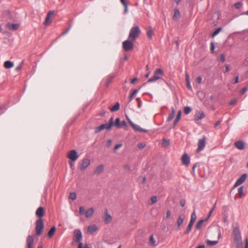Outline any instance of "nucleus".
I'll return each instance as SVG.
<instances>
[{
	"label": "nucleus",
	"instance_id": "47",
	"mask_svg": "<svg viewBox=\"0 0 248 248\" xmlns=\"http://www.w3.org/2000/svg\"><path fill=\"white\" fill-rule=\"evenodd\" d=\"M145 146V144L143 142L140 143L138 144V147L140 149L144 148Z\"/></svg>",
	"mask_w": 248,
	"mask_h": 248
},
{
	"label": "nucleus",
	"instance_id": "30",
	"mask_svg": "<svg viewBox=\"0 0 248 248\" xmlns=\"http://www.w3.org/2000/svg\"><path fill=\"white\" fill-rule=\"evenodd\" d=\"M112 126H116L118 128H121L122 127V124L120 123V119L119 118H117L115 120V122L114 123Z\"/></svg>",
	"mask_w": 248,
	"mask_h": 248
},
{
	"label": "nucleus",
	"instance_id": "23",
	"mask_svg": "<svg viewBox=\"0 0 248 248\" xmlns=\"http://www.w3.org/2000/svg\"><path fill=\"white\" fill-rule=\"evenodd\" d=\"M207 221V219H203L200 220L196 225V229L197 230H200L202 227L204 222Z\"/></svg>",
	"mask_w": 248,
	"mask_h": 248
},
{
	"label": "nucleus",
	"instance_id": "13",
	"mask_svg": "<svg viewBox=\"0 0 248 248\" xmlns=\"http://www.w3.org/2000/svg\"><path fill=\"white\" fill-rule=\"evenodd\" d=\"M182 163L187 166L190 163V158L187 154H184L182 157Z\"/></svg>",
	"mask_w": 248,
	"mask_h": 248
},
{
	"label": "nucleus",
	"instance_id": "60",
	"mask_svg": "<svg viewBox=\"0 0 248 248\" xmlns=\"http://www.w3.org/2000/svg\"><path fill=\"white\" fill-rule=\"evenodd\" d=\"M186 202L185 200H181L180 202V205L182 207H184L185 205Z\"/></svg>",
	"mask_w": 248,
	"mask_h": 248
},
{
	"label": "nucleus",
	"instance_id": "25",
	"mask_svg": "<svg viewBox=\"0 0 248 248\" xmlns=\"http://www.w3.org/2000/svg\"><path fill=\"white\" fill-rule=\"evenodd\" d=\"M104 166L102 164L99 165L97 168H96L94 173L96 174H99L101 173L103 170H104Z\"/></svg>",
	"mask_w": 248,
	"mask_h": 248
},
{
	"label": "nucleus",
	"instance_id": "61",
	"mask_svg": "<svg viewBox=\"0 0 248 248\" xmlns=\"http://www.w3.org/2000/svg\"><path fill=\"white\" fill-rule=\"evenodd\" d=\"M137 80H138V78H134L130 81V83L134 84Z\"/></svg>",
	"mask_w": 248,
	"mask_h": 248
},
{
	"label": "nucleus",
	"instance_id": "4",
	"mask_svg": "<svg viewBox=\"0 0 248 248\" xmlns=\"http://www.w3.org/2000/svg\"><path fill=\"white\" fill-rule=\"evenodd\" d=\"M232 237L235 244L242 242L241 232L238 227L233 228L232 232Z\"/></svg>",
	"mask_w": 248,
	"mask_h": 248
},
{
	"label": "nucleus",
	"instance_id": "53",
	"mask_svg": "<svg viewBox=\"0 0 248 248\" xmlns=\"http://www.w3.org/2000/svg\"><path fill=\"white\" fill-rule=\"evenodd\" d=\"M236 99L232 100L229 102V105H233L236 103Z\"/></svg>",
	"mask_w": 248,
	"mask_h": 248
},
{
	"label": "nucleus",
	"instance_id": "49",
	"mask_svg": "<svg viewBox=\"0 0 248 248\" xmlns=\"http://www.w3.org/2000/svg\"><path fill=\"white\" fill-rule=\"evenodd\" d=\"M215 49V46L213 43H211V51L212 53H213Z\"/></svg>",
	"mask_w": 248,
	"mask_h": 248
},
{
	"label": "nucleus",
	"instance_id": "38",
	"mask_svg": "<svg viewBox=\"0 0 248 248\" xmlns=\"http://www.w3.org/2000/svg\"><path fill=\"white\" fill-rule=\"evenodd\" d=\"M191 108L189 107H186L184 108V111L185 114H188L191 111Z\"/></svg>",
	"mask_w": 248,
	"mask_h": 248
},
{
	"label": "nucleus",
	"instance_id": "31",
	"mask_svg": "<svg viewBox=\"0 0 248 248\" xmlns=\"http://www.w3.org/2000/svg\"><path fill=\"white\" fill-rule=\"evenodd\" d=\"M193 225V224L189 223L188 225V226L186 227V230L185 232V234H187L189 233V232L191 231L192 227Z\"/></svg>",
	"mask_w": 248,
	"mask_h": 248
},
{
	"label": "nucleus",
	"instance_id": "43",
	"mask_svg": "<svg viewBox=\"0 0 248 248\" xmlns=\"http://www.w3.org/2000/svg\"><path fill=\"white\" fill-rule=\"evenodd\" d=\"M242 6V4L241 2H237L234 4V6L236 9H240Z\"/></svg>",
	"mask_w": 248,
	"mask_h": 248
},
{
	"label": "nucleus",
	"instance_id": "27",
	"mask_svg": "<svg viewBox=\"0 0 248 248\" xmlns=\"http://www.w3.org/2000/svg\"><path fill=\"white\" fill-rule=\"evenodd\" d=\"M197 219V216L196 214L195 211L194 210L193 212L191 215V218L189 223L194 224Z\"/></svg>",
	"mask_w": 248,
	"mask_h": 248
},
{
	"label": "nucleus",
	"instance_id": "44",
	"mask_svg": "<svg viewBox=\"0 0 248 248\" xmlns=\"http://www.w3.org/2000/svg\"><path fill=\"white\" fill-rule=\"evenodd\" d=\"M217 243V241H208L207 242V244H208L209 245H210V246H214V245H216Z\"/></svg>",
	"mask_w": 248,
	"mask_h": 248
},
{
	"label": "nucleus",
	"instance_id": "19",
	"mask_svg": "<svg viewBox=\"0 0 248 248\" xmlns=\"http://www.w3.org/2000/svg\"><path fill=\"white\" fill-rule=\"evenodd\" d=\"M36 216L41 218L44 215V209L42 207H39L35 213Z\"/></svg>",
	"mask_w": 248,
	"mask_h": 248
},
{
	"label": "nucleus",
	"instance_id": "21",
	"mask_svg": "<svg viewBox=\"0 0 248 248\" xmlns=\"http://www.w3.org/2000/svg\"><path fill=\"white\" fill-rule=\"evenodd\" d=\"M7 28L10 30L15 31L19 27L18 24H7L6 25Z\"/></svg>",
	"mask_w": 248,
	"mask_h": 248
},
{
	"label": "nucleus",
	"instance_id": "12",
	"mask_svg": "<svg viewBox=\"0 0 248 248\" xmlns=\"http://www.w3.org/2000/svg\"><path fill=\"white\" fill-rule=\"evenodd\" d=\"M34 239L31 235H29L27 238V248H33Z\"/></svg>",
	"mask_w": 248,
	"mask_h": 248
},
{
	"label": "nucleus",
	"instance_id": "10",
	"mask_svg": "<svg viewBox=\"0 0 248 248\" xmlns=\"http://www.w3.org/2000/svg\"><path fill=\"white\" fill-rule=\"evenodd\" d=\"M90 164V160L88 158H84L81 161L79 166V169L83 170L86 169Z\"/></svg>",
	"mask_w": 248,
	"mask_h": 248
},
{
	"label": "nucleus",
	"instance_id": "33",
	"mask_svg": "<svg viewBox=\"0 0 248 248\" xmlns=\"http://www.w3.org/2000/svg\"><path fill=\"white\" fill-rule=\"evenodd\" d=\"M181 111H179L177 115L176 118L174 120V125H176L178 123V122H179V121L180 120V119L181 118Z\"/></svg>",
	"mask_w": 248,
	"mask_h": 248
},
{
	"label": "nucleus",
	"instance_id": "51",
	"mask_svg": "<svg viewBox=\"0 0 248 248\" xmlns=\"http://www.w3.org/2000/svg\"><path fill=\"white\" fill-rule=\"evenodd\" d=\"M186 86L187 88L189 90H192V87L190 84L189 81H187L186 82Z\"/></svg>",
	"mask_w": 248,
	"mask_h": 248
},
{
	"label": "nucleus",
	"instance_id": "1",
	"mask_svg": "<svg viewBox=\"0 0 248 248\" xmlns=\"http://www.w3.org/2000/svg\"><path fill=\"white\" fill-rule=\"evenodd\" d=\"M113 124V117H111L108 123L103 124L100 125L99 126H97L95 128V132L96 133L101 132L104 129L109 130L111 129L112 125Z\"/></svg>",
	"mask_w": 248,
	"mask_h": 248
},
{
	"label": "nucleus",
	"instance_id": "50",
	"mask_svg": "<svg viewBox=\"0 0 248 248\" xmlns=\"http://www.w3.org/2000/svg\"><path fill=\"white\" fill-rule=\"evenodd\" d=\"M150 241L151 243H152L153 245L155 243V240L154 239V238L153 237V235L151 236L150 238Z\"/></svg>",
	"mask_w": 248,
	"mask_h": 248
},
{
	"label": "nucleus",
	"instance_id": "6",
	"mask_svg": "<svg viewBox=\"0 0 248 248\" xmlns=\"http://www.w3.org/2000/svg\"><path fill=\"white\" fill-rule=\"evenodd\" d=\"M134 41H132L129 39L124 41L123 42V47L124 49L126 51L132 50L134 48V44L133 43Z\"/></svg>",
	"mask_w": 248,
	"mask_h": 248
},
{
	"label": "nucleus",
	"instance_id": "3",
	"mask_svg": "<svg viewBox=\"0 0 248 248\" xmlns=\"http://www.w3.org/2000/svg\"><path fill=\"white\" fill-rule=\"evenodd\" d=\"M163 74L164 72L162 69H156L154 72V76L148 79L147 82H153L156 81L158 79H161Z\"/></svg>",
	"mask_w": 248,
	"mask_h": 248
},
{
	"label": "nucleus",
	"instance_id": "58",
	"mask_svg": "<svg viewBox=\"0 0 248 248\" xmlns=\"http://www.w3.org/2000/svg\"><path fill=\"white\" fill-rule=\"evenodd\" d=\"M248 90L247 87L244 88L241 92V94H244Z\"/></svg>",
	"mask_w": 248,
	"mask_h": 248
},
{
	"label": "nucleus",
	"instance_id": "62",
	"mask_svg": "<svg viewBox=\"0 0 248 248\" xmlns=\"http://www.w3.org/2000/svg\"><path fill=\"white\" fill-rule=\"evenodd\" d=\"M122 145L121 144H118L116 145L114 147V150H116L119 149V148H120L122 146Z\"/></svg>",
	"mask_w": 248,
	"mask_h": 248
},
{
	"label": "nucleus",
	"instance_id": "37",
	"mask_svg": "<svg viewBox=\"0 0 248 248\" xmlns=\"http://www.w3.org/2000/svg\"><path fill=\"white\" fill-rule=\"evenodd\" d=\"M238 192V194H239V197L241 198L242 197V195H243V192H244V187L243 186H241L239 187Z\"/></svg>",
	"mask_w": 248,
	"mask_h": 248
},
{
	"label": "nucleus",
	"instance_id": "35",
	"mask_svg": "<svg viewBox=\"0 0 248 248\" xmlns=\"http://www.w3.org/2000/svg\"><path fill=\"white\" fill-rule=\"evenodd\" d=\"M170 143L169 140L163 139L162 141V146L164 147H166L169 145Z\"/></svg>",
	"mask_w": 248,
	"mask_h": 248
},
{
	"label": "nucleus",
	"instance_id": "55",
	"mask_svg": "<svg viewBox=\"0 0 248 248\" xmlns=\"http://www.w3.org/2000/svg\"><path fill=\"white\" fill-rule=\"evenodd\" d=\"M122 126H124V128H126L127 127V124L126 123V122L124 121H123L122 122Z\"/></svg>",
	"mask_w": 248,
	"mask_h": 248
},
{
	"label": "nucleus",
	"instance_id": "32",
	"mask_svg": "<svg viewBox=\"0 0 248 248\" xmlns=\"http://www.w3.org/2000/svg\"><path fill=\"white\" fill-rule=\"evenodd\" d=\"M56 228L54 226L52 227L50 230L48 232V236L49 237H51L53 236V235L54 234V232H55Z\"/></svg>",
	"mask_w": 248,
	"mask_h": 248
},
{
	"label": "nucleus",
	"instance_id": "57",
	"mask_svg": "<svg viewBox=\"0 0 248 248\" xmlns=\"http://www.w3.org/2000/svg\"><path fill=\"white\" fill-rule=\"evenodd\" d=\"M202 78L201 77H198L196 79V81L199 84H200L202 82Z\"/></svg>",
	"mask_w": 248,
	"mask_h": 248
},
{
	"label": "nucleus",
	"instance_id": "46",
	"mask_svg": "<svg viewBox=\"0 0 248 248\" xmlns=\"http://www.w3.org/2000/svg\"><path fill=\"white\" fill-rule=\"evenodd\" d=\"M85 212V209L83 206H80L79 208V213L80 215H82Z\"/></svg>",
	"mask_w": 248,
	"mask_h": 248
},
{
	"label": "nucleus",
	"instance_id": "5",
	"mask_svg": "<svg viewBox=\"0 0 248 248\" xmlns=\"http://www.w3.org/2000/svg\"><path fill=\"white\" fill-rule=\"evenodd\" d=\"M43 228V220L42 219L40 218L36 222L35 230L37 235L39 236L41 234Z\"/></svg>",
	"mask_w": 248,
	"mask_h": 248
},
{
	"label": "nucleus",
	"instance_id": "48",
	"mask_svg": "<svg viewBox=\"0 0 248 248\" xmlns=\"http://www.w3.org/2000/svg\"><path fill=\"white\" fill-rule=\"evenodd\" d=\"M237 248H243L242 242L235 244Z\"/></svg>",
	"mask_w": 248,
	"mask_h": 248
},
{
	"label": "nucleus",
	"instance_id": "28",
	"mask_svg": "<svg viewBox=\"0 0 248 248\" xmlns=\"http://www.w3.org/2000/svg\"><path fill=\"white\" fill-rule=\"evenodd\" d=\"M120 109V104L118 102H117L112 108H110V110L112 112H115L118 110Z\"/></svg>",
	"mask_w": 248,
	"mask_h": 248
},
{
	"label": "nucleus",
	"instance_id": "41",
	"mask_svg": "<svg viewBox=\"0 0 248 248\" xmlns=\"http://www.w3.org/2000/svg\"><path fill=\"white\" fill-rule=\"evenodd\" d=\"M221 30V28H217L215 31H214V32L212 33V37H214L215 36H216L217 34H218V33L220 32Z\"/></svg>",
	"mask_w": 248,
	"mask_h": 248
},
{
	"label": "nucleus",
	"instance_id": "64",
	"mask_svg": "<svg viewBox=\"0 0 248 248\" xmlns=\"http://www.w3.org/2000/svg\"><path fill=\"white\" fill-rule=\"evenodd\" d=\"M170 216V212L168 210L166 213V218H168Z\"/></svg>",
	"mask_w": 248,
	"mask_h": 248
},
{
	"label": "nucleus",
	"instance_id": "26",
	"mask_svg": "<svg viewBox=\"0 0 248 248\" xmlns=\"http://www.w3.org/2000/svg\"><path fill=\"white\" fill-rule=\"evenodd\" d=\"M14 66V63L11 61H5L4 63V66L6 69H10L13 67Z\"/></svg>",
	"mask_w": 248,
	"mask_h": 248
},
{
	"label": "nucleus",
	"instance_id": "29",
	"mask_svg": "<svg viewBox=\"0 0 248 248\" xmlns=\"http://www.w3.org/2000/svg\"><path fill=\"white\" fill-rule=\"evenodd\" d=\"M184 219V216L182 215H180L179 216L178 219L177 220V224L178 227H180L181 225L183 223Z\"/></svg>",
	"mask_w": 248,
	"mask_h": 248
},
{
	"label": "nucleus",
	"instance_id": "45",
	"mask_svg": "<svg viewBox=\"0 0 248 248\" xmlns=\"http://www.w3.org/2000/svg\"><path fill=\"white\" fill-rule=\"evenodd\" d=\"M151 203L154 204L157 202V199L156 196H152L151 198Z\"/></svg>",
	"mask_w": 248,
	"mask_h": 248
},
{
	"label": "nucleus",
	"instance_id": "42",
	"mask_svg": "<svg viewBox=\"0 0 248 248\" xmlns=\"http://www.w3.org/2000/svg\"><path fill=\"white\" fill-rule=\"evenodd\" d=\"M6 109V108L5 105H2L0 107V115L4 112Z\"/></svg>",
	"mask_w": 248,
	"mask_h": 248
},
{
	"label": "nucleus",
	"instance_id": "16",
	"mask_svg": "<svg viewBox=\"0 0 248 248\" xmlns=\"http://www.w3.org/2000/svg\"><path fill=\"white\" fill-rule=\"evenodd\" d=\"M131 126L133 128V129L138 132H145L147 133L148 132V130L143 129L141 128L139 125L136 124H132Z\"/></svg>",
	"mask_w": 248,
	"mask_h": 248
},
{
	"label": "nucleus",
	"instance_id": "54",
	"mask_svg": "<svg viewBox=\"0 0 248 248\" xmlns=\"http://www.w3.org/2000/svg\"><path fill=\"white\" fill-rule=\"evenodd\" d=\"M222 122V120H218L217 121L215 124V127L216 128L217 127V126L220 124L221 123V122Z\"/></svg>",
	"mask_w": 248,
	"mask_h": 248
},
{
	"label": "nucleus",
	"instance_id": "8",
	"mask_svg": "<svg viewBox=\"0 0 248 248\" xmlns=\"http://www.w3.org/2000/svg\"><path fill=\"white\" fill-rule=\"evenodd\" d=\"M67 157L69 158L71 161L75 162L78 157L77 152L75 150H71L67 155Z\"/></svg>",
	"mask_w": 248,
	"mask_h": 248
},
{
	"label": "nucleus",
	"instance_id": "15",
	"mask_svg": "<svg viewBox=\"0 0 248 248\" xmlns=\"http://www.w3.org/2000/svg\"><path fill=\"white\" fill-rule=\"evenodd\" d=\"M234 146L239 150H244L245 148V143L241 140L235 141L234 142Z\"/></svg>",
	"mask_w": 248,
	"mask_h": 248
},
{
	"label": "nucleus",
	"instance_id": "34",
	"mask_svg": "<svg viewBox=\"0 0 248 248\" xmlns=\"http://www.w3.org/2000/svg\"><path fill=\"white\" fill-rule=\"evenodd\" d=\"M175 115V110L174 108H172V110L171 113L170 114L167 120L168 121H170L174 117Z\"/></svg>",
	"mask_w": 248,
	"mask_h": 248
},
{
	"label": "nucleus",
	"instance_id": "24",
	"mask_svg": "<svg viewBox=\"0 0 248 248\" xmlns=\"http://www.w3.org/2000/svg\"><path fill=\"white\" fill-rule=\"evenodd\" d=\"M94 209L93 208H90L86 211L85 212V217L86 218H89L91 217L94 213Z\"/></svg>",
	"mask_w": 248,
	"mask_h": 248
},
{
	"label": "nucleus",
	"instance_id": "11",
	"mask_svg": "<svg viewBox=\"0 0 248 248\" xmlns=\"http://www.w3.org/2000/svg\"><path fill=\"white\" fill-rule=\"evenodd\" d=\"M247 176H248V175L246 173H244V174H242L240 176V177H239L237 180V181L235 182V183L233 186V187H236V186L240 185L241 184H243V183H244L247 178Z\"/></svg>",
	"mask_w": 248,
	"mask_h": 248
},
{
	"label": "nucleus",
	"instance_id": "18",
	"mask_svg": "<svg viewBox=\"0 0 248 248\" xmlns=\"http://www.w3.org/2000/svg\"><path fill=\"white\" fill-rule=\"evenodd\" d=\"M112 217L108 213V210H106L104 216V220L106 223L108 224L111 221Z\"/></svg>",
	"mask_w": 248,
	"mask_h": 248
},
{
	"label": "nucleus",
	"instance_id": "39",
	"mask_svg": "<svg viewBox=\"0 0 248 248\" xmlns=\"http://www.w3.org/2000/svg\"><path fill=\"white\" fill-rule=\"evenodd\" d=\"M69 198L72 200H75L77 198V194L75 192H71L69 194Z\"/></svg>",
	"mask_w": 248,
	"mask_h": 248
},
{
	"label": "nucleus",
	"instance_id": "63",
	"mask_svg": "<svg viewBox=\"0 0 248 248\" xmlns=\"http://www.w3.org/2000/svg\"><path fill=\"white\" fill-rule=\"evenodd\" d=\"M126 119L128 121V123L131 126L132 124H133L134 123L131 121V120L127 116H126Z\"/></svg>",
	"mask_w": 248,
	"mask_h": 248
},
{
	"label": "nucleus",
	"instance_id": "36",
	"mask_svg": "<svg viewBox=\"0 0 248 248\" xmlns=\"http://www.w3.org/2000/svg\"><path fill=\"white\" fill-rule=\"evenodd\" d=\"M138 90H134L132 92V93L130 94L129 97V102L131 101L133 97L138 92Z\"/></svg>",
	"mask_w": 248,
	"mask_h": 248
},
{
	"label": "nucleus",
	"instance_id": "59",
	"mask_svg": "<svg viewBox=\"0 0 248 248\" xmlns=\"http://www.w3.org/2000/svg\"><path fill=\"white\" fill-rule=\"evenodd\" d=\"M124 13L126 14L128 12V6L127 4L124 5Z\"/></svg>",
	"mask_w": 248,
	"mask_h": 248
},
{
	"label": "nucleus",
	"instance_id": "17",
	"mask_svg": "<svg viewBox=\"0 0 248 248\" xmlns=\"http://www.w3.org/2000/svg\"><path fill=\"white\" fill-rule=\"evenodd\" d=\"M97 230V226L95 224L89 225L88 227L87 231L90 234H93L94 232H96Z\"/></svg>",
	"mask_w": 248,
	"mask_h": 248
},
{
	"label": "nucleus",
	"instance_id": "2",
	"mask_svg": "<svg viewBox=\"0 0 248 248\" xmlns=\"http://www.w3.org/2000/svg\"><path fill=\"white\" fill-rule=\"evenodd\" d=\"M140 33V30L138 26L133 27L130 30L128 39L135 41Z\"/></svg>",
	"mask_w": 248,
	"mask_h": 248
},
{
	"label": "nucleus",
	"instance_id": "9",
	"mask_svg": "<svg viewBox=\"0 0 248 248\" xmlns=\"http://www.w3.org/2000/svg\"><path fill=\"white\" fill-rule=\"evenodd\" d=\"M82 238V232L79 229H76L74 231V241L75 242H81Z\"/></svg>",
	"mask_w": 248,
	"mask_h": 248
},
{
	"label": "nucleus",
	"instance_id": "22",
	"mask_svg": "<svg viewBox=\"0 0 248 248\" xmlns=\"http://www.w3.org/2000/svg\"><path fill=\"white\" fill-rule=\"evenodd\" d=\"M180 17V13L179 10L178 9H174V14L172 17V19L174 20L177 21L179 19Z\"/></svg>",
	"mask_w": 248,
	"mask_h": 248
},
{
	"label": "nucleus",
	"instance_id": "56",
	"mask_svg": "<svg viewBox=\"0 0 248 248\" xmlns=\"http://www.w3.org/2000/svg\"><path fill=\"white\" fill-rule=\"evenodd\" d=\"M71 26H69V27L68 29H67L66 30V31L62 33V34H63H63H67V33L69 32V31H70V30L71 29Z\"/></svg>",
	"mask_w": 248,
	"mask_h": 248
},
{
	"label": "nucleus",
	"instance_id": "52",
	"mask_svg": "<svg viewBox=\"0 0 248 248\" xmlns=\"http://www.w3.org/2000/svg\"><path fill=\"white\" fill-rule=\"evenodd\" d=\"M220 60L222 62H224L225 60V56L223 54H221L220 57Z\"/></svg>",
	"mask_w": 248,
	"mask_h": 248
},
{
	"label": "nucleus",
	"instance_id": "40",
	"mask_svg": "<svg viewBox=\"0 0 248 248\" xmlns=\"http://www.w3.org/2000/svg\"><path fill=\"white\" fill-rule=\"evenodd\" d=\"M147 35H148V37L151 39L152 38V35L153 34V31L152 30L151 27H150V28L148 29V30L147 31Z\"/></svg>",
	"mask_w": 248,
	"mask_h": 248
},
{
	"label": "nucleus",
	"instance_id": "20",
	"mask_svg": "<svg viewBox=\"0 0 248 248\" xmlns=\"http://www.w3.org/2000/svg\"><path fill=\"white\" fill-rule=\"evenodd\" d=\"M204 116L205 115L203 111H198L195 115V120L198 121L204 118Z\"/></svg>",
	"mask_w": 248,
	"mask_h": 248
},
{
	"label": "nucleus",
	"instance_id": "14",
	"mask_svg": "<svg viewBox=\"0 0 248 248\" xmlns=\"http://www.w3.org/2000/svg\"><path fill=\"white\" fill-rule=\"evenodd\" d=\"M53 14V12L51 11L47 13L44 23L45 25L47 26L51 22V18Z\"/></svg>",
	"mask_w": 248,
	"mask_h": 248
},
{
	"label": "nucleus",
	"instance_id": "7",
	"mask_svg": "<svg viewBox=\"0 0 248 248\" xmlns=\"http://www.w3.org/2000/svg\"><path fill=\"white\" fill-rule=\"evenodd\" d=\"M206 140V138L205 136H203L202 139L199 140L198 144V147L197 149V152H199L204 149L205 145Z\"/></svg>",
	"mask_w": 248,
	"mask_h": 248
}]
</instances>
